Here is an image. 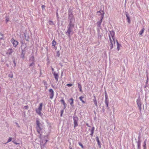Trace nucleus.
Wrapping results in <instances>:
<instances>
[{
	"label": "nucleus",
	"mask_w": 149,
	"mask_h": 149,
	"mask_svg": "<svg viewBox=\"0 0 149 149\" xmlns=\"http://www.w3.org/2000/svg\"><path fill=\"white\" fill-rule=\"evenodd\" d=\"M127 22L129 23H130L131 22L130 20V18H127Z\"/></svg>",
	"instance_id": "31"
},
{
	"label": "nucleus",
	"mask_w": 149,
	"mask_h": 149,
	"mask_svg": "<svg viewBox=\"0 0 149 149\" xmlns=\"http://www.w3.org/2000/svg\"><path fill=\"white\" fill-rule=\"evenodd\" d=\"M24 36H25V37L26 36L25 34H24Z\"/></svg>",
	"instance_id": "47"
},
{
	"label": "nucleus",
	"mask_w": 149,
	"mask_h": 149,
	"mask_svg": "<svg viewBox=\"0 0 149 149\" xmlns=\"http://www.w3.org/2000/svg\"><path fill=\"white\" fill-rule=\"evenodd\" d=\"M116 42L117 45V51H119L120 50V47H121V45L118 42L117 40H116Z\"/></svg>",
	"instance_id": "15"
},
{
	"label": "nucleus",
	"mask_w": 149,
	"mask_h": 149,
	"mask_svg": "<svg viewBox=\"0 0 149 149\" xmlns=\"http://www.w3.org/2000/svg\"><path fill=\"white\" fill-rule=\"evenodd\" d=\"M73 100H74L72 98H70L69 100V102H70V104L72 107L74 106Z\"/></svg>",
	"instance_id": "14"
},
{
	"label": "nucleus",
	"mask_w": 149,
	"mask_h": 149,
	"mask_svg": "<svg viewBox=\"0 0 149 149\" xmlns=\"http://www.w3.org/2000/svg\"><path fill=\"white\" fill-rule=\"evenodd\" d=\"M68 87L71 86H72V84H68L66 85Z\"/></svg>",
	"instance_id": "33"
},
{
	"label": "nucleus",
	"mask_w": 149,
	"mask_h": 149,
	"mask_svg": "<svg viewBox=\"0 0 149 149\" xmlns=\"http://www.w3.org/2000/svg\"><path fill=\"white\" fill-rule=\"evenodd\" d=\"M10 41L13 44V46L15 47H16L17 45L18 44V42L17 41L15 40L13 38H12L11 39Z\"/></svg>",
	"instance_id": "6"
},
{
	"label": "nucleus",
	"mask_w": 149,
	"mask_h": 149,
	"mask_svg": "<svg viewBox=\"0 0 149 149\" xmlns=\"http://www.w3.org/2000/svg\"><path fill=\"white\" fill-rule=\"evenodd\" d=\"M57 54H58V57L60 55V54L59 53V52H57Z\"/></svg>",
	"instance_id": "40"
},
{
	"label": "nucleus",
	"mask_w": 149,
	"mask_h": 149,
	"mask_svg": "<svg viewBox=\"0 0 149 149\" xmlns=\"http://www.w3.org/2000/svg\"><path fill=\"white\" fill-rule=\"evenodd\" d=\"M36 125H37V127H36L37 131L39 134L41 135L40 134V131L42 130V125L40 123V121L38 120H36Z\"/></svg>",
	"instance_id": "2"
},
{
	"label": "nucleus",
	"mask_w": 149,
	"mask_h": 149,
	"mask_svg": "<svg viewBox=\"0 0 149 149\" xmlns=\"http://www.w3.org/2000/svg\"><path fill=\"white\" fill-rule=\"evenodd\" d=\"M148 77H147V81H146V83L148 82Z\"/></svg>",
	"instance_id": "42"
},
{
	"label": "nucleus",
	"mask_w": 149,
	"mask_h": 149,
	"mask_svg": "<svg viewBox=\"0 0 149 149\" xmlns=\"http://www.w3.org/2000/svg\"><path fill=\"white\" fill-rule=\"evenodd\" d=\"M24 107L25 108V109H27L28 108V106H25Z\"/></svg>",
	"instance_id": "43"
},
{
	"label": "nucleus",
	"mask_w": 149,
	"mask_h": 149,
	"mask_svg": "<svg viewBox=\"0 0 149 149\" xmlns=\"http://www.w3.org/2000/svg\"><path fill=\"white\" fill-rule=\"evenodd\" d=\"M11 140H12V138H10V137L9 138V139L8 140L7 143L10 142V141H11Z\"/></svg>",
	"instance_id": "34"
},
{
	"label": "nucleus",
	"mask_w": 149,
	"mask_h": 149,
	"mask_svg": "<svg viewBox=\"0 0 149 149\" xmlns=\"http://www.w3.org/2000/svg\"><path fill=\"white\" fill-rule=\"evenodd\" d=\"M34 65V62H33L32 63H31V64L30 65V66H33V65Z\"/></svg>",
	"instance_id": "35"
},
{
	"label": "nucleus",
	"mask_w": 149,
	"mask_h": 149,
	"mask_svg": "<svg viewBox=\"0 0 149 149\" xmlns=\"http://www.w3.org/2000/svg\"><path fill=\"white\" fill-rule=\"evenodd\" d=\"M56 44V42L54 40L52 42V46L54 47H55V45Z\"/></svg>",
	"instance_id": "19"
},
{
	"label": "nucleus",
	"mask_w": 149,
	"mask_h": 149,
	"mask_svg": "<svg viewBox=\"0 0 149 149\" xmlns=\"http://www.w3.org/2000/svg\"><path fill=\"white\" fill-rule=\"evenodd\" d=\"M45 6L44 5H42V9H43L44 8H45Z\"/></svg>",
	"instance_id": "38"
},
{
	"label": "nucleus",
	"mask_w": 149,
	"mask_h": 149,
	"mask_svg": "<svg viewBox=\"0 0 149 149\" xmlns=\"http://www.w3.org/2000/svg\"><path fill=\"white\" fill-rule=\"evenodd\" d=\"M42 103H40L38 108L36 109V113L40 116H42V114L41 112L42 109Z\"/></svg>",
	"instance_id": "3"
},
{
	"label": "nucleus",
	"mask_w": 149,
	"mask_h": 149,
	"mask_svg": "<svg viewBox=\"0 0 149 149\" xmlns=\"http://www.w3.org/2000/svg\"><path fill=\"white\" fill-rule=\"evenodd\" d=\"M74 25L73 24L71 21L68 27V30L66 32V34L69 37H70L71 35H72L74 33V32L73 31L72 29L74 27Z\"/></svg>",
	"instance_id": "1"
},
{
	"label": "nucleus",
	"mask_w": 149,
	"mask_h": 149,
	"mask_svg": "<svg viewBox=\"0 0 149 149\" xmlns=\"http://www.w3.org/2000/svg\"><path fill=\"white\" fill-rule=\"evenodd\" d=\"M105 103L107 105V107L108 106V101L107 100H105Z\"/></svg>",
	"instance_id": "27"
},
{
	"label": "nucleus",
	"mask_w": 149,
	"mask_h": 149,
	"mask_svg": "<svg viewBox=\"0 0 149 149\" xmlns=\"http://www.w3.org/2000/svg\"><path fill=\"white\" fill-rule=\"evenodd\" d=\"M63 110H61V116H62V115L63 114Z\"/></svg>",
	"instance_id": "37"
},
{
	"label": "nucleus",
	"mask_w": 149,
	"mask_h": 149,
	"mask_svg": "<svg viewBox=\"0 0 149 149\" xmlns=\"http://www.w3.org/2000/svg\"><path fill=\"white\" fill-rule=\"evenodd\" d=\"M126 16L127 17V18H128L130 17L129 15V14H126Z\"/></svg>",
	"instance_id": "36"
},
{
	"label": "nucleus",
	"mask_w": 149,
	"mask_h": 149,
	"mask_svg": "<svg viewBox=\"0 0 149 149\" xmlns=\"http://www.w3.org/2000/svg\"><path fill=\"white\" fill-rule=\"evenodd\" d=\"M94 98L93 100V102L94 103V104H95V105L96 107H97V101L96 100V99L95 96H94Z\"/></svg>",
	"instance_id": "18"
},
{
	"label": "nucleus",
	"mask_w": 149,
	"mask_h": 149,
	"mask_svg": "<svg viewBox=\"0 0 149 149\" xmlns=\"http://www.w3.org/2000/svg\"><path fill=\"white\" fill-rule=\"evenodd\" d=\"M3 38V35L1 33H0V39H2Z\"/></svg>",
	"instance_id": "28"
},
{
	"label": "nucleus",
	"mask_w": 149,
	"mask_h": 149,
	"mask_svg": "<svg viewBox=\"0 0 149 149\" xmlns=\"http://www.w3.org/2000/svg\"><path fill=\"white\" fill-rule=\"evenodd\" d=\"M70 149H72V148L70 147Z\"/></svg>",
	"instance_id": "45"
},
{
	"label": "nucleus",
	"mask_w": 149,
	"mask_h": 149,
	"mask_svg": "<svg viewBox=\"0 0 149 149\" xmlns=\"http://www.w3.org/2000/svg\"><path fill=\"white\" fill-rule=\"evenodd\" d=\"M79 146H80L82 148H84V147H83V145L81 143L79 142Z\"/></svg>",
	"instance_id": "32"
},
{
	"label": "nucleus",
	"mask_w": 149,
	"mask_h": 149,
	"mask_svg": "<svg viewBox=\"0 0 149 149\" xmlns=\"http://www.w3.org/2000/svg\"><path fill=\"white\" fill-rule=\"evenodd\" d=\"M49 24L51 25H52L54 24L53 21H49Z\"/></svg>",
	"instance_id": "26"
},
{
	"label": "nucleus",
	"mask_w": 149,
	"mask_h": 149,
	"mask_svg": "<svg viewBox=\"0 0 149 149\" xmlns=\"http://www.w3.org/2000/svg\"><path fill=\"white\" fill-rule=\"evenodd\" d=\"M49 92L50 93V98L51 99H52L54 95V91L52 89H50L49 90Z\"/></svg>",
	"instance_id": "8"
},
{
	"label": "nucleus",
	"mask_w": 149,
	"mask_h": 149,
	"mask_svg": "<svg viewBox=\"0 0 149 149\" xmlns=\"http://www.w3.org/2000/svg\"><path fill=\"white\" fill-rule=\"evenodd\" d=\"M144 30H145V29H144V28H143L142 29V30L141 31H140V32H139V35H141V36H142V35L143 33Z\"/></svg>",
	"instance_id": "20"
},
{
	"label": "nucleus",
	"mask_w": 149,
	"mask_h": 149,
	"mask_svg": "<svg viewBox=\"0 0 149 149\" xmlns=\"http://www.w3.org/2000/svg\"><path fill=\"white\" fill-rule=\"evenodd\" d=\"M103 18V16L102 17L100 20L97 22V26L98 27H99L100 26Z\"/></svg>",
	"instance_id": "12"
},
{
	"label": "nucleus",
	"mask_w": 149,
	"mask_h": 149,
	"mask_svg": "<svg viewBox=\"0 0 149 149\" xmlns=\"http://www.w3.org/2000/svg\"><path fill=\"white\" fill-rule=\"evenodd\" d=\"M141 145V142L140 141H138L137 142V146L139 149L140 148Z\"/></svg>",
	"instance_id": "23"
},
{
	"label": "nucleus",
	"mask_w": 149,
	"mask_h": 149,
	"mask_svg": "<svg viewBox=\"0 0 149 149\" xmlns=\"http://www.w3.org/2000/svg\"><path fill=\"white\" fill-rule=\"evenodd\" d=\"M115 32L113 31H111L110 32V34L109 35V38H115Z\"/></svg>",
	"instance_id": "9"
},
{
	"label": "nucleus",
	"mask_w": 149,
	"mask_h": 149,
	"mask_svg": "<svg viewBox=\"0 0 149 149\" xmlns=\"http://www.w3.org/2000/svg\"><path fill=\"white\" fill-rule=\"evenodd\" d=\"M105 100H107L108 98V95L106 92L105 93Z\"/></svg>",
	"instance_id": "29"
},
{
	"label": "nucleus",
	"mask_w": 149,
	"mask_h": 149,
	"mask_svg": "<svg viewBox=\"0 0 149 149\" xmlns=\"http://www.w3.org/2000/svg\"><path fill=\"white\" fill-rule=\"evenodd\" d=\"M79 91L81 92H82V88H79Z\"/></svg>",
	"instance_id": "41"
},
{
	"label": "nucleus",
	"mask_w": 149,
	"mask_h": 149,
	"mask_svg": "<svg viewBox=\"0 0 149 149\" xmlns=\"http://www.w3.org/2000/svg\"><path fill=\"white\" fill-rule=\"evenodd\" d=\"M86 125H87L88 126H89L88 125H87V124H86Z\"/></svg>",
	"instance_id": "48"
},
{
	"label": "nucleus",
	"mask_w": 149,
	"mask_h": 149,
	"mask_svg": "<svg viewBox=\"0 0 149 149\" xmlns=\"http://www.w3.org/2000/svg\"><path fill=\"white\" fill-rule=\"evenodd\" d=\"M136 103L138 107L139 108V110L141 111V103L140 98H139L137 100Z\"/></svg>",
	"instance_id": "5"
},
{
	"label": "nucleus",
	"mask_w": 149,
	"mask_h": 149,
	"mask_svg": "<svg viewBox=\"0 0 149 149\" xmlns=\"http://www.w3.org/2000/svg\"><path fill=\"white\" fill-rule=\"evenodd\" d=\"M6 22H8L9 21V19L8 18L6 19Z\"/></svg>",
	"instance_id": "39"
},
{
	"label": "nucleus",
	"mask_w": 149,
	"mask_h": 149,
	"mask_svg": "<svg viewBox=\"0 0 149 149\" xmlns=\"http://www.w3.org/2000/svg\"><path fill=\"white\" fill-rule=\"evenodd\" d=\"M61 101L62 102V103H63V105L65 107H66V104L65 103V101L63 99H61Z\"/></svg>",
	"instance_id": "22"
},
{
	"label": "nucleus",
	"mask_w": 149,
	"mask_h": 149,
	"mask_svg": "<svg viewBox=\"0 0 149 149\" xmlns=\"http://www.w3.org/2000/svg\"><path fill=\"white\" fill-rule=\"evenodd\" d=\"M96 140L97 141V142L98 144L100 146V148H101V146L100 142V141H99V139L98 137V136H97L96 137Z\"/></svg>",
	"instance_id": "17"
},
{
	"label": "nucleus",
	"mask_w": 149,
	"mask_h": 149,
	"mask_svg": "<svg viewBox=\"0 0 149 149\" xmlns=\"http://www.w3.org/2000/svg\"><path fill=\"white\" fill-rule=\"evenodd\" d=\"M53 74L54 77V78L56 80V82L58 81V75L57 73H56L55 72H54Z\"/></svg>",
	"instance_id": "10"
},
{
	"label": "nucleus",
	"mask_w": 149,
	"mask_h": 149,
	"mask_svg": "<svg viewBox=\"0 0 149 149\" xmlns=\"http://www.w3.org/2000/svg\"><path fill=\"white\" fill-rule=\"evenodd\" d=\"M78 87L79 88H82V86L81 84H80L79 83H78Z\"/></svg>",
	"instance_id": "30"
},
{
	"label": "nucleus",
	"mask_w": 149,
	"mask_h": 149,
	"mask_svg": "<svg viewBox=\"0 0 149 149\" xmlns=\"http://www.w3.org/2000/svg\"><path fill=\"white\" fill-rule=\"evenodd\" d=\"M146 139L144 141V144L143 145V146L144 147V149H146Z\"/></svg>",
	"instance_id": "24"
},
{
	"label": "nucleus",
	"mask_w": 149,
	"mask_h": 149,
	"mask_svg": "<svg viewBox=\"0 0 149 149\" xmlns=\"http://www.w3.org/2000/svg\"><path fill=\"white\" fill-rule=\"evenodd\" d=\"M84 98V97L82 96H81L79 97V99L83 103H85V102H84V100H83V99Z\"/></svg>",
	"instance_id": "21"
},
{
	"label": "nucleus",
	"mask_w": 149,
	"mask_h": 149,
	"mask_svg": "<svg viewBox=\"0 0 149 149\" xmlns=\"http://www.w3.org/2000/svg\"><path fill=\"white\" fill-rule=\"evenodd\" d=\"M57 17H58V14H57Z\"/></svg>",
	"instance_id": "46"
},
{
	"label": "nucleus",
	"mask_w": 149,
	"mask_h": 149,
	"mask_svg": "<svg viewBox=\"0 0 149 149\" xmlns=\"http://www.w3.org/2000/svg\"><path fill=\"white\" fill-rule=\"evenodd\" d=\"M13 52V50L11 49H9L6 53V54L10 55Z\"/></svg>",
	"instance_id": "13"
},
{
	"label": "nucleus",
	"mask_w": 149,
	"mask_h": 149,
	"mask_svg": "<svg viewBox=\"0 0 149 149\" xmlns=\"http://www.w3.org/2000/svg\"><path fill=\"white\" fill-rule=\"evenodd\" d=\"M74 124V127H77L78 126V118L77 117H75L73 118Z\"/></svg>",
	"instance_id": "7"
},
{
	"label": "nucleus",
	"mask_w": 149,
	"mask_h": 149,
	"mask_svg": "<svg viewBox=\"0 0 149 149\" xmlns=\"http://www.w3.org/2000/svg\"><path fill=\"white\" fill-rule=\"evenodd\" d=\"M109 41H110V43L111 45L110 46V49H112L113 48V44H115V38H109Z\"/></svg>",
	"instance_id": "4"
},
{
	"label": "nucleus",
	"mask_w": 149,
	"mask_h": 149,
	"mask_svg": "<svg viewBox=\"0 0 149 149\" xmlns=\"http://www.w3.org/2000/svg\"><path fill=\"white\" fill-rule=\"evenodd\" d=\"M52 71H54V69L53 68H52Z\"/></svg>",
	"instance_id": "44"
},
{
	"label": "nucleus",
	"mask_w": 149,
	"mask_h": 149,
	"mask_svg": "<svg viewBox=\"0 0 149 149\" xmlns=\"http://www.w3.org/2000/svg\"><path fill=\"white\" fill-rule=\"evenodd\" d=\"M94 130H95V127H92V129L91 130V134H90V135L91 136H93V133H94Z\"/></svg>",
	"instance_id": "16"
},
{
	"label": "nucleus",
	"mask_w": 149,
	"mask_h": 149,
	"mask_svg": "<svg viewBox=\"0 0 149 149\" xmlns=\"http://www.w3.org/2000/svg\"><path fill=\"white\" fill-rule=\"evenodd\" d=\"M8 76L9 77L12 78L13 77V73L11 72V74H9Z\"/></svg>",
	"instance_id": "25"
},
{
	"label": "nucleus",
	"mask_w": 149,
	"mask_h": 149,
	"mask_svg": "<svg viewBox=\"0 0 149 149\" xmlns=\"http://www.w3.org/2000/svg\"><path fill=\"white\" fill-rule=\"evenodd\" d=\"M97 13H100V14H99V15H101L102 16L101 17L103 16V18L104 17V11L100 10L99 11L97 12Z\"/></svg>",
	"instance_id": "11"
}]
</instances>
